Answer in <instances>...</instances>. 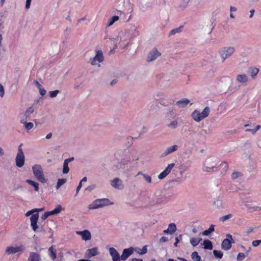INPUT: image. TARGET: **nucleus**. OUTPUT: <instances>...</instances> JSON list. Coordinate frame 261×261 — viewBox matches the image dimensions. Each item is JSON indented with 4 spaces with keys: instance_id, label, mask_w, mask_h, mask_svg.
Returning <instances> with one entry per match:
<instances>
[{
    "instance_id": "3c124183",
    "label": "nucleus",
    "mask_w": 261,
    "mask_h": 261,
    "mask_svg": "<svg viewBox=\"0 0 261 261\" xmlns=\"http://www.w3.org/2000/svg\"><path fill=\"white\" fill-rule=\"evenodd\" d=\"M231 80L228 76H224L220 79L221 82H227L229 83Z\"/></svg>"
},
{
    "instance_id": "5701e85b",
    "label": "nucleus",
    "mask_w": 261,
    "mask_h": 261,
    "mask_svg": "<svg viewBox=\"0 0 261 261\" xmlns=\"http://www.w3.org/2000/svg\"><path fill=\"white\" fill-rule=\"evenodd\" d=\"M48 255L54 261L57 257V250L55 248V246L52 245L48 249Z\"/></svg>"
},
{
    "instance_id": "774afa93",
    "label": "nucleus",
    "mask_w": 261,
    "mask_h": 261,
    "mask_svg": "<svg viewBox=\"0 0 261 261\" xmlns=\"http://www.w3.org/2000/svg\"><path fill=\"white\" fill-rule=\"evenodd\" d=\"M237 10V8L233 6L230 7V12H236Z\"/></svg>"
},
{
    "instance_id": "0e129e2a",
    "label": "nucleus",
    "mask_w": 261,
    "mask_h": 261,
    "mask_svg": "<svg viewBox=\"0 0 261 261\" xmlns=\"http://www.w3.org/2000/svg\"><path fill=\"white\" fill-rule=\"evenodd\" d=\"M82 187V183L81 182H80L77 188H76V194H75V196L77 195L78 193H79V191H80V190L81 189Z\"/></svg>"
},
{
    "instance_id": "0eeeda50",
    "label": "nucleus",
    "mask_w": 261,
    "mask_h": 261,
    "mask_svg": "<svg viewBox=\"0 0 261 261\" xmlns=\"http://www.w3.org/2000/svg\"><path fill=\"white\" fill-rule=\"evenodd\" d=\"M235 50V48L233 46H225L220 49L219 53L222 62H224L226 59L231 57Z\"/></svg>"
},
{
    "instance_id": "052dcab7",
    "label": "nucleus",
    "mask_w": 261,
    "mask_h": 261,
    "mask_svg": "<svg viewBox=\"0 0 261 261\" xmlns=\"http://www.w3.org/2000/svg\"><path fill=\"white\" fill-rule=\"evenodd\" d=\"M48 217V214L45 212L43 215H42L41 217V219L44 221L47 218V217Z\"/></svg>"
},
{
    "instance_id": "f03ea898",
    "label": "nucleus",
    "mask_w": 261,
    "mask_h": 261,
    "mask_svg": "<svg viewBox=\"0 0 261 261\" xmlns=\"http://www.w3.org/2000/svg\"><path fill=\"white\" fill-rule=\"evenodd\" d=\"M210 132V130L208 129H202L197 134L196 132L189 133L186 137L188 139V143L194 145L205 141L206 139V135L209 134Z\"/></svg>"
},
{
    "instance_id": "49530a36",
    "label": "nucleus",
    "mask_w": 261,
    "mask_h": 261,
    "mask_svg": "<svg viewBox=\"0 0 261 261\" xmlns=\"http://www.w3.org/2000/svg\"><path fill=\"white\" fill-rule=\"evenodd\" d=\"M245 257H246V255H245V253H239L237 255V259L238 261H241V260H243L245 258Z\"/></svg>"
},
{
    "instance_id": "f8f14e48",
    "label": "nucleus",
    "mask_w": 261,
    "mask_h": 261,
    "mask_svg": "<svg viewBox=\"0 0 261 261\" xmlns=\"http://www.w3.org/2000/svg\"><path fill=\"white\" fill-rule=\"evenodd\" d=\"M161 55V53L156 48H153L149 51L146 57V61L148 62H152L160 57Z\"/></svg>"
},
{
    "instance_id": "6e6d98bb",
    "label": "nucleus",
    "mask_w": 261,
    "mask_h": 261,
    "mask_svg": "<svg viewBox=\"0 0 261 261\" xmlns=\"http://www.w3.org/2000/svg\"><path fill=\"white\" fill-rule=\"evenodd\" d=\"M147 251V247L146 246H144L142 249H141V251L139 252V254H144L146 253Z\"/></svg>"
},
{
    "instance_id": "e433bc0d",
    "label": "nucleus",
    "mask_w": 261,
    "mask_h": 261,
    "mask_svg": "<svg viewBox=\"0 0 261 261\" xmlns=\"http://www.w3.org/2000/svg\"><path fill=\"white\" fill-rule=\"evenodd\" d=\"M191 258L194 261H201V257L198 255L196 251H194L191 254Z\"/></svg>"
},
{
    "instance_id": "37998d69",
    "label": "nucleus",
    "mask_w": 261,
    "mask_h": 261,
    "mask_svg": "<svg viewBox=\"0 0 261 261\" xmlns=\"http://www.w3.org/2000/svg\"><path fill=\"white\" fill-rule=\"evenodd\" d=\"M213 254L215 257L220 259L223 257V253L221 251L216 250L213 251Z\"/></svg>"
},
{
    "instance_id": "6e6552de",
    "label": "nucleus",
    "mask_w": 261,
    "mask_h": 261,
    "mask_svg": "<svg viewBox=\"0 0 261 261\" xmlns=\"http://www.w3.org/2000/svg\"><path fill=\"white\" fill-rule=\"evenodd\" d=\"M32 170L34 176L38 180L42 183H45L46 182V179L44 176L42 168L40 165H35L33 166Z\"/></svg>"
},
{
    "instance_id": "bf43d9fd",
    "label": "nucleus",
    "mask_w": 261,
    "mask_h": 261,
    "mask_svg": "<svg viewBox=\"0 0 261 261\" xmlns=\"http://www.w3.org/2000/svg\"><path fill=\"white\" fill-rule=\"evenodd\" d=\"M168 240V239L167 237H162L160 240V242L161 243H164V242H167V241Z\"/></svg>"
},
{
    "instance_id": "aec40b11",
    "label": "nucleus",
    "mask_w": 261,
    "mask_h": 261,
    "mask_svg": "<svg viewBox=\"0 0 261 261\" xmlns=\"http://www.w3.org/2000/svg\"><path fill=\"white\" fill-rule=\"evenodd\" d=\"M77 234L82 236L83 240L86 241L91 239V232L88 230H84L83 231H79L76 232Z\"/></svg>"
},
{
    "instance_id": "a19ab883",
    "label": "nucleus",
    "mask_w": 261,
    "mask_h": 261,
    "mask_svg": "<svg viewBox=\"0 0 261 261\" xmlns=\"http://www.w3.org/2000/svg\"><path fill=\"white\" fill-rule=\"evenodd\" d=\"M168 229L170 231V234H172L176 230V226L174 223H170L168 226Z\"/></svg>"
},
{
    "instance_id": "473e14b6",
    "label": "nucleus",
    "mask_w": 261,
    "mask_h": 261,
    "mask_svg": "<svg viewBox=\"0 0 261 261\" xmlns=\"http://www.w3.org/2000/svg\"><path fill=\"white\" fill-rule=\"evenodd\" d=\"M204 248L205 249L212 250L213 248L212 243L208 240H204L203 242Z\"/></svg>"
},
{
    "instance_id": "4c0bfd02",
    "label": "nucleus",
    "mask_w": 261,
    "mask_h": 261,
    "mask_svg": "<svg viewBox=\"0 0 261 261\" xmlns=\"http://www.w3.org/2000/svg\"><path fill=\"white\" fill-rule=\"evenodd\" d=\"M182 29H183V26H180L178 28L173 29L170 31L169 35H173L176 33H180L182 31Z\"/></svg>"
},
{
    "instance_id": "4468645a",
    "label": "nucleus",
    "mask_w": 261,
    "mask_h": 261,
    "mask_svg": "<svg viewBox=\"0 0 261 261\" xmlns=\"http://www.w3.org/2000/svg\"><path fill=\"white\" fill-rule=\"evenodd\" d=\"M236 81L241 85H243L248 82L249 77L246 74H239L236 77Z\"/></svg>"
},
{
    "instance_id": "4d7b16f0",
    "label": "nucleus",
    "mask_w": 261,
    "mask_h": 261,
    "mask_svg": "<svg viewBox=\"0 0 261 261\" xmlns=\"http://www.w3.org/2000/svg\"><path fill=\"white\" fill-rule=\"evenodd\" d=\"M39 91L40 95H41L42 96L44 95L46 93V91L43 87L39 89Z\"/></svg>"
},
{
    "instance_id": "dca6fc26",
    "label": "nucleus",
    "mask_w": 261,
    "mask_h": 261,
    "mask_svg": "<svg viewBox=\"0 0 261 261\" xmlns=\"http://www.w3.org/2000/svg\"><path fill=\"white\" fill-rule=\"evenodd\" d=\"M109 252L113 261H120V254L115 248L113 247L109 248Z\"/></svg>"
},
{
    "instance_id": "a878e982",
    "label": "nucleus",
    "mask_w": 261,
    "mask_h": 261,
    "mask_svg": "<svg viewBox=\"0 0 261 261\" xmlns=\"http://www.w3.org/2000/svg\"><path fill=\"white\" fill-rule=\"evenodd\" d=\"M259 70L256 67H250L248 69V72L249 74L254 79L258 74Z\"/></svg>"
},
{
    "instance_id": "338daca9",
    "label": "nucleus",
    "mask_w": 261,
    "mask_h": 261,
    "mask_svg": "<svg viewBox=\"0 0 261 261\" xmlns=\"http://www.w3.org/2000/svg\"><path fill=\"white\" fill-rule=\"evenodd\" d=\"M73 160H74V158L71 157V158H70L65 160L64 161L69 164L70 162L73 161Z\"/></svg>"
},
{
    "instance_id": "f3484780",
    "label": "nucleus",
    "mask_w": 261,
    "mask_h": 261,
    "mask_svg": "<svg viewBox=\"0 0 261 261\" xmlns=\"http://www.w3.org/2000/svg\"><path fill=\"white\" fill-rule=\"evenodd\" d=\"M134 251L133 247H130L127 249H124L123 250L122 253L120 256V260H125L129 256H130Z\"/></svg>"
},
{
    "instance_id": "b1692460",
    "label": "nucleus",
    "mask_w": 261,
    "mask_h": 261,
    "mask_svg": "<svg viewBox=\"0 0 261 261\" xmlns=\"http://www.w3.org/2000/svg\"><path fill=\"white\" fill-rule=\"evenodd\" d=\"M190 100L187 98H182L180 100L177 101L175 105L179 108H184L187 106L189 103Z\"/></svg>"
},
{
    "instance_id": "ea45409f",
    "label": "nucleus",
    "mask_w": 261,
    "mask_h": 261,
    "mask_svg": "<svg viewBox=\"0 0 261 261\" xmlns=\"http://www.w3.org/2000/svg\"><path fill=\"white\" fill-rule=\"evenodd\" d=\"M178 124V123L177 121L174 120L168 124V126L172 129H175L177 127Z\"/></svg>"
},
{
    "instance_id": "4be33fe9",
    "label": "nucleus",
    "mask_w": 261,
    "mask_h": 261,
    "mask_svg": "<svg viewBox=\"0 0 261 261\" xmlns=\"http://www.w3.org/2000/svg\"><path fill=\"white\" fill-rule=\"evenodd\" d=\"M178 149V146L174 145L170 147H168L163 153L161 154V157H165L167 155L176 151Z\"/></svg>"
},
{
    "instance_id": "7ed1b4c3",
    "label": "nucleus",
    "mask_w": 261,
    "mask_h": 261,
    "mask_svg": "<svg viewBox=\"0 0 261 261\" xmlns=\"http://www.w3.org/2000/svg\"><path fill=\"white\" fill-rule=\"evenodd\" d=\"M129 39V35L125 32H120L118 35L114 39V43L115 44L114 49L118 47L119 44L122 46L124 48L128 45V40Z\"/></svg>"
},
{
    "instance_id": "e2e57ef3",
    "label": "nucleus",
    "mask_w": 261,
    "mask_h": 261,
    "mask_svg": "<svg viewBox=\"0 0 261 261\" xmlns=\"http://www.w3.org/2000/svg\"><path fill=\"white\" fill-rule=\"evenodd\" d=\"M181 239H182V235L179 234L178 237L175 238V242H176V243H178Z\"/></svg>"
},
{
    "instance_id": "39448f33",
    "label": "nucleus",
    "mask_w": 261,
    "mask_h": 261,
    "mask_svg": "<svg viewBox=\"0 0 261 261\" xmlns=\"http://www.w3.org/2000/svg\"><path fill=\"white\" fill-rule=\"evenodd\" d=\"M210 112V109L209 107H205L204 110L202 111V112H200V111L198 110H195L192 113V118L196 122H200L202 119H204L205 118L207 117Z\"/></svg>"
},
{
    "instance_id": "a211bd4d",
    "label": "nucleus",
    "mask_w": 261,
    "mask_h": 261,
    "mask_svg": "<svg viewBox=\"0 0 261 261\" xmlns=\"http://www.w3.org/2000/svg\"><path fill=\"white\" fill-rule=\"evenodd\" d=\"M111 185L114 188L120 190L123 188L122 181L118 177H116L111 181Z\"/></svg>"
},
{
    "instance_id": "9d476101",
    "label": "nucleus",
    "mask_w": 261,
    "mask_h": 261,
    "mask_svg": "<svg viewBox=\"0 0 261 261\" xmlns=\"http://www.w3.org/2000/svg\"><path fill=\"white\" fill-rule=\"evenodd\" d=\"M217 165V159L214 157L207 158L204 164L203 170L206 172H211Z\"/></svg>"
},
{
    "instance_id": "ddd939ff",
    "label": "nucleus",
    "mask_w": 261,
    "mask_h": 261,
    "mask_svg": "<svg viewBox=\"0 0 261 261\" xmlns=\"http://www.w3.org/2000/svg\"><path fill=\"white\" fill-rule=\"evenodd\" d=\"M24 250V247L22 245L17 247L10 246L7 248L6 250V253L10 255L15 254L19 252H22Z\"/></svg>"
},
{
    "instance_id": "a18cd8bd",
    "label": "nucleus",
    "mask_w": 261,
    "mask_h": 261,
    "mask_svg": "<svg viewBox=\"0 0 261 261\" xmlns=\"http://www.w3.org/2000/svg\"><path fill=\"white\" fill-rule=\"evenodd\" d=\"M261 127V126L257 125L255 128H248L246 130V132H251L253 134H255L257 130H259Z\"/></svg>"
},
{
    "instance_id": "13d9d810",
    "label": "nucleus",
    "mask_w": 261,
    "mask_h": 261,
    "mask_svg": "<svg viewBox=\"0 0 261 261\" xmlns=\"http://www.w3.org/2000/svg\"><path fill=\"white\" fill-rule=\"evenodd\" d=\"M241 86H238L237 87H229V90L231 92H233V91H236V90H238V89H240Z\"/></svg>"
},
{
    "instance_id": "8fccbe9b",
    "label": "nucleus",
    "mask_w": 261,
    "mask_h": 261,
    "mask_svg": "<svg viewBox=\"0 0 261 261\" xmlns=\"http://www.w3.org/2000/svg\"><path fill=\"white\" fill-rule=\"evenodd\" d=\"M54 212V213L55 214H59L61 212V211H62V206L61 205H58L53 210Z\"/></svg>"
},
{
    "instance_id": "cd10ccee",
    "label": "nucleus",
    "mask_w": 261,
    "mask_h": 261,
    "mask_svg": "<svg viewBox=\"0 0 261 261\" xmlns=\"http://www.w3.org/2000/svg\"><path fill=\"white\" fill-rule=\"evenodd\" d=\"M28 120V119H22L20 120V123L24 124V127L27 130H29L33 128L34 124L32 122H27Z\"/></svg>"
},
{
    "instance_id": "c9c22d12",
    "label": "nucleus",
    "mask_w": 261,
    "mask_h": 261,
    "mask_svg": "<svg viewBox=\"0 0 261 261\" xmlns=\"http://www.w3.org/2000/svg\"><path fill=\"white\" fill-rule=\"evenodd\" d=\"M214 227L215 226L214 225H211L210 228L208 229L204 230L202 232L204 236H208L210 233L215 230Z\"/></svg>"
},
{
    "instance_id": "f257e3e1",
    "label": "nucleus",
    "mask_w": 261,
    "mask_h": 261,
    "mask_svg": "<svg viewBox=\"0 0 261 261\" xmlns=\"http://www.w3.org/2000/svg\"><path fill=\"white\" fill-rule=\"evenodd\" d=\"M115 158L117 163L113 166V170L126 173L130 170L129 164L132 165V167L137 166L136 162L139 160V155L138 151L135 149L119 150L115 153Z\"/></svg>"
},
{
    "instance_id": "423d86ee",
    "label": "nucleus",
    "mask_w": 261,
    "mask_h": 261,
    "mask_svg": "<svg viewBox=\"0 0 261 261\" xmlns=\"http://www.w3.org/2000/svg\"><path fill=\"white\" fill-rule=\"evenodd\" d=\"M35 211L36 210H32L28 212H27L25 215L26 217H29L30 215H32L30 217L31 221V226L32 227V229L35 232L36 231L38 226L37 225V222L39 218V214L38 213L34 214Z\"/></svg>"
},
{
    "instance_id": "5fc2aeb1",
    "label": "nucleus",
    "mask_w": 261,
    "mask_h": 261,
    "mask_svg": "<svg viewBox=\"0 0 261 261\" xmlns=\"http://www.w3.org/2000/svg\"><path fill=\"white\" fill-rule=\"evenodd\" d=\"M261 243V239L260 240H254L252 242V245L254 247L258 246Z\"/></svg>"
},
{
    "instance_id": "2eb2a0df",
    "label": "nucleus",
    "mask_w": 261,
    "mask_h": 261,
    "mask_svg": "<svg viewBox=\"0 0 261 261\" xmlns=\"http://www.w3.org/2000/svg\"><path fill=\"white\" fill-rule=\"evenodd\" d=\"M174 166L175 164L174 163L169 164L165 169L158 175L159 179H163L166 177L170 173Z\"/></svg>"
},
{
    "instance_id": "7c9ffc66",
    "label": "nucleus",
    "mask_w": 261,
    "mask_h": 261,
    "mask_svg": "<svg viewBox=\"0 0 261 261\" xmlns=\"http://www.w3.org/2000/svg\"><path fill=\"white\" fill-rule=\"evenodd\" d=\"M119 18V17L118 16H114L110 18L108 21L107 26L108 27L111 26L114 22L118 20Z\"/></svg>"
},
{
    "instance_id": "58836bf2",
    "label": "nucleus",
    "mask_w": 261,
    "mask_h": 261,
    "mask_svg": "<svg viewBox=\"0 0 261 261\" xmlns=\"http://www.w3.org/2000/svg\"><path fill=\"white\" fill-rule=\"evenodd\" d=\"M67 180L65 178H60L58 179L56 186V189H58L61 186L66 182Z\"/></svg>"
},
{
    "instance_id": "69168bd1",
    "label": "nucleus",
    "mask_w": 261,
    "mask_h": 261,
    "mask_svg": "<svg viewBox=\"0 0 261 261\" xmlns=\"http://www.w3.org/2000/svg\"><path fill=\"white\" fill-rule=\"evenodd\" d=\"M34 83L35 84L36 86H37L38 89L42 87L41 85L37 81H34Z\"/></svg>"
},
{
    "instance_id": "79ce46f5",
    "label": "nucleus",
    "mask_w": 261,
    "mask_h": 261,
    "mask_svg": "<svg viewBox=\"0 0 261 261\" xmlns=\"http://www.w3.org/2000/svg\"><path fill=\"white\" fill-rule=\"evenodd\" d=\"M69 168L68 167V163L64 161L63 168V170H62L63 173L67 174L69 172Z\"/></svg>"
},
{
    "instance_id": "09e8293b",
    "label": "nucleus",
    "mask_w": 261,
    "mask_h": 261,
    "mask_svg": "<svg viewBox=\"0 0 261 261\" xmlns=\"http://www.w3.org/2000/svg\"><path fill=\"white\" fill-rule=\"evenodd\" d=\"M232 217L231 214H228L225 216H224L220 218V220L222 222H224L226 220L231 218Z\"/></svg>"
},
{
    "instance_id": "6ab92c4d",
    "label": "nucleus",
    "mask_w": 261,
    "mask_h": 261,
    "mask_svg": "<svg viewBox=\"0 0 261 261\" xmlns=\"http://www.w3.org/2000/svg\"><path fill=\"white\" fill-rule=\"evenodd\" d=\"M99 254L97 247H93L91 249H88L86 251L85 256L87 258H91L92 256H96Z\"/></svg>"
},
{
    "instance_id": "c85d7f7f",
    "label": "nucleus",
    "mask_w": 261,
    "mask_h": 261,
    "mask_svg": "<svg viewBox=\"0 0 261 261\" xmlns=\"http://www.w3.org/2000/svg\"><path fill=\"white\" fill-rule=\"evenodd\" d=\"M40 256L36 252H31L29 257V261H40Z\"/></svg>"
},
{
    "instance_id": "680f3d73",
    "label": "nucleus",
    "mask_w": 261,
    "mask_h": 261,
    "mask_svg": "<svg viewBox=\"0 0 261 261\" xmlns=\"http://www.w3.org/2000/svg\"><path fill=\"white\" fill-rule=\"evenodd\" d=\"M31 0H27L25 4V8L28 9L30 7Z\"/></svg>"
},
{
    "instance_id": "72a5a7b5",
    "label": "nucleus",
    "mask_w": 261,
    "mask_h": 261,
    "mask_svg": "<svg viewBox=\"0 0 261 261\" xmlns=\"http://www.w3.org/2000/svg\"><path fill=\"white\" fill-rule=\"evenodd\" d=\"M26 182L29 185L33 186L34 187V190L35 191H38L39 190V185L37 182H36L31 179H27Z\"/></svg>"
},
{
    "instance_id": "c03bdc74",
    "label": "nucleus",
    "mask_w": 261,
    "mask_h": 261,
    "mask_svg": "<svg viewBox=\"0 0 261 261\" xmlns=\"http://www.w3.org/2000/svg\"><path fill=\"white\" fill-rule=\"evenodd\" d=\"M59 92H60L59 90H56L54 91H49V95L51 98H54L57 96L58 94L59 93Z\"/></svg>"
},
{
    "instance_id": "2f4dec72",
    "label": "nucleus",
    "mask_w": 261,
    "mask_h": 261,
    "mask_svg": "<svg viewBox=\"0 0 261 261\" xmlns=\"http://www.w3.org/2000/svg\"><path fill=\"white\" fill-rule=\"evenodd\" d=\"M202 241V239L201 238H191L190 239V242L191 244L193 246H196L201 241Z\"/></svg>"
},
{
    "instance_id": "20e7f679",
    "label": "nucleus",
    "mask_w": 261,
    "mask_h": 261,
    "mask_svg": "<svg viewBox=\"0 0 261 261\" xmlns=\"http://www.w3.org/2000/svg\"><path fill=\"white\" fill-rule=\"evenodd\" d=\"M114 204L108 198L96 199L88 205L89 210H95Z\"/></svg>"
},
{
    "instance_id": "9b49d317",
    "label": "nucleus",
    "mask_w": 261,
    "mask_h": 261,
    "mask_svg": "<svg viewBox=\"0 0 261 261\" xmlns=\"http://www.w3.org/2000/svg\"><path fill=\"white\" fill-rule=\"evenodd\" d=\"M104 60V57L103 53L101 50H98L96 51L95 56L93 58H91L90 59V63L92 65H97L98 67L100 66V65L98 63H101Z\"/></svg>"
},
{
    "instance_id": "864d4df0",
    "label": "nucleus",
    "mask_w": 261,
    "mask_h": 261,
    "mask_svg": "<svg viewBox=\"0 0 261 261\" xmlns=\"http://www.w3.org/2000/svg\"><path fill=\"white\" fill-rule=\"evenodd\" d=\"M5 94V90L3 86L0 84V96L3 97Z\"/></svg>"
},
{
    "instance_id": "de8ad7c7",
    "label": "nucleus",
    "mask_w": 261,
    "mask_h": 261,
    "mask_svg": "<svg viewBox=\"0 0 261 261\" xmlns=\"http://www.w3.org/2000/svg\"><path fill=\"white\" fill-rule=\"evenodd\" d=\"M143 177L147 182L149 183V184L151 182L152 178L150 176L145 174H143Z\"/></svg>"
},
{
    "instance_id": "603ef678",
    "label": "nucleus",
    "mask_w": 261,
    "mask_h": 261,
    "mask_svg": "<svg viewBox=\"0 0 261 261\" xmlns=\"http://www.w3.org/2000/svg\"><path fill=\"white\" fill-rule=\"evenodd\" d=\"M241 175V173L240 172H233L232 174L231 177L233 179H236L237 178L240 176Z\"/></svg>"
},
{
    "instance_id": "393cba45",
    "label": "nucleus",
    "mask_w": 261,
    "mask_h": 261,
    "mask_svg": "<svg viewBox=\"0 0 261 261\" xmlns=\"http://www.w3.org/2000/svg\"><path fill=\"white\" fill-rule=\"evenodd\" d=\"M213 204L218 209L223 208L224 207L223 201L219 197L215 199L213 202Z\"/></svg>"
},
{
    "instance_id": "412c9836",
    "label": "nucleus",
    "mask_w": 261,
    "mask_h": 261,
    "mask_svg": "<svg viewBox=\"0 0 261 261\" xmlns=\"http://www.w3.org/2000/svg\"><path fill=\"white\" fill-rule=\"evenodd\" d=\"M129 35V38L135 37L139 35V31L135 25L132 26L129 29L125 31Z\"/></svg>"
},
{
    "instance_id": "f704fd0d",
    "label": "nucleus",
    "mask_w": 261,
    "mask_h": 261,
    "mask_svg": "<svg viewBox=\"0 0 261 261\" xmlns=\"http://www.w3.org/2000/svg\"><path fill=\"white\" fill-rule=\"evenodd\" d=\"M190 0H182L179 5V8L182 10L185 9L188 6Z\"/></svg>"
},
{
    "instance_id": "bb28decb",
    "label": "nucleus",
    "mask_w": 261,
    "mask_h": 261,
    "mask_svg": "<svg viewBox=\"0 0 261 261\" xmlns=\"http://www.w3.org/2000/svg\"><path fill=\"white\" fill-rule=\"evenodd\" d=\"M231 247V245H230V242L229 241V239H224L221 244V248L222 249L224 250H228Z\"/></svg>"
},
{
    "instance_id": "c756f323",
    "label": "nucleus",
    "mask_w": 261,
    "mask_h": 261,
    "mask_svg": "<svg viewBox=\"0 0 261 261\" xmlns=\"http://www.w3.org/2000/svg\"><path fill=\"white\" fill-rule=\"evenodd\" d=\"M34 111V109L32 107H30L28 108L25 112L24 117L23 119H27L29 120V118L31 114H32Z\"/></svg>"
},
{
    "instance_id": "1a4fd4ad",
    "label": "nucleus",
    "mask_w": 261,
    "mask_h": 261,
    "mask_svg": "<svg viewBox=\"0 0 261 261\" xmlns=\"http://www.w3.org/2000/svg\"><path fill=\"white\" fill-rule=\"evenodd\" d=\"M22 144H21L18 148V152L15 158V163L17 167H22L24 164L25 156L21 148Z\"/></svg>"
}]
</instances>
